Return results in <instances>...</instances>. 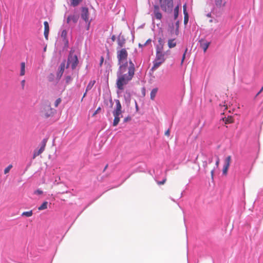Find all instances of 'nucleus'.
Returning a JSON list of instances; mask_svg holds the SVG:
<instances>
[{
	"mask_svg": "<svg viewBox=\"0 0 263 263\" xmlns=\"http://www.w3.org/2000/svg\"><path fill=\"white\" fill-rule=\"evenodd\" d=\"M222 120L224 122L225 124L233 123L234 121V120L232 116H228L227 118H223Z\"/></svg>",
	"mask_w": 263,
	"mask_h": 263,
	"instance_id": "16",
	"label": "nucleus"
},
{
	"mask_svg": "<svg viewBox=\"0 0 263 263\" xmlns=\"http://www.w3.org/2000/svg\"><path fill=\"white\" fill-rule=\"evenodd\" d=\"M42 115L46 118L52 116L54 114V110L51 107L50 105H45L42 110Z\"/></svg>",
	"mask_w": 263,
	"mask_h": 263,
	"instance_id": "7",
	"label": "nucleus"
},
{
	"mask_svg": "<svg viewBox=\"0 0 263 263\" xmlns=\"http://www.w3.org/2000/svg\"><path fill=\"white\" fill-rule=\"evenodd\" d=\"M176 46V43L175 39H170L168 41V46L170 48H172Z\"/></svg>",
	"mask_w": 263,
	"mask_h": 263,
	"instance_id": "19",
	"label": "nucleus"
},
{
	"mask_svg": "<svg viewBox=\"0 0 263 263\" xmlns=\"http://www.w3.org/2000/svg\"><path fill=\"white\" fill-rule=\"evenodd\" d=\"M48 202L44 201L41 206L38 208L39 211L44 210L47 209Z\"/></svg>",
	"mask_w": 263,
	"mask_h": 263,
	"instance_id": "24",
	"label": "nucleus"
},
{
	"mask_svg": "<svg viewBox=\"0 0 263 263\" xmlns=\"http://www.w3.org/2000/svg\"><path fill=\"white\" fill-rule=\"evenodd\" d=\"M67 35V32L66 30H63L61 33V37L64 40L66 39Z\"/></svg>",
	"mask_w": 263,
	"mask_h": 263,
	"instance_id": "28",
	"label": "nucleus"
},
{
	"mask_svg": "<svg viewBox=\"0 0 263 263\" xmlns=\"http://www.w3.org/2000/svg\"><path fill=\"white\" fill-rule=\"evenodd\" d=\"M83 0H71V6L76 7L78 6Z\"/></svg>",
	"mask_w": 263,
	"mask_h": 263,
	"instance_id": "22",
	"label": "nucleus"
},
{
	"mask_svg": "<svg viewBox=\"0 0 263 263\" xmlns=\"http://www.w3.org/2000/svg\"><path fill=\"white\" fill-rule=\"evenodd\" d=\"M135 104H136V110H137V111H138V104H137V102H136V103H135Z\"/></svg>",
	"mask_w": 263,
	"mask_h": 263,
	"instance_id": "46",
	"label": "nucleus"
},
{
	"mask_svg": "<svg viewBox=\"0 0 263 263\" xmlns=\"http://www.w3.org/2000/svg\"><path fill=\"white\" fill-rule=\"evenodd\" d=\"M25 74V63L22 62L21 63V71H20V76H23Z\"/></svg>",
	"mask_w": 263,
	"mask_h": 263,
	"instance_id": "18",
	"label": "nucleus"
},
{
	"mask_svg": "<svg viewBox=\"0 0 263 263\" xmlns=\"http://www.w3.org/2000/svg\"><path fill=\"white\" fill-rule=\"evenodd\" d=\"M151 40H148L146 41V42L145 43V44H146V43H149V42H151Z\"/></svg>",
	"mask_w": 263,
	"mask_h": 263,
	"instance_id": "48",
	"label": "nucleus"
},
{
	"mask_svg": "<svg viewBox=\"0 0 263 263\" xmlns=\"http://www.w3.org/2000/svg\"><path fill=\"white\" fill-rule=\"evenodd\" d=\"M219 162H220L219 158V157H217V161L215 163L217 167H218L219 164Z\"/></svg>",
	"mask_w": 263,
	"mask_h": 263,
	"instance_id": "40",
	"label": "nucleus"
},
{
	"mask_svg": "<svg viewBox=\"0 0 263 263\" xmlns=\"http://www.w3.org/2000/svg\"><path fill=\"white\" fill-rule=\"evenodd\" d=\"M43 191L39 189H38L34 192V194H37V195H41L43 194Z\"/></svg>",
	"mask_w": 263,
	"mask_h": 263,
	"instance_id": "34",
	"label": "nucleus"
},
{
	"mask_svg": "<svg viewBox=\"0 0 263 263\" xmlns=\"http://www.w3.org/2000/svg\"><path fill=\"white\" fill-rule=\"evenodd\" d=\"M158 42L159 43V45L157 47H162V50H163L164 43L162 39L161 38H159L158 40Z\"/></svg>",
	"mask_w": 263,
	"mask_h": 263,
	"instance_id": "29",
	"label": "nucleus"
},
{
	"mask_svg": "<svg viewBox=\"0 0 263 263\" xmlns=\"http://www.w3.org/2000/svg\"><path fill=\"white\" fill-rule=\"evenodd\" d=\"M143 95H145V92H143Z\"/></svg>",
	"mask_w": 263,
	"mask_h": 263,
	"instance_id": "54",
	"label": "nucleus"
},
{
	"mask_svg": "<svg viewBox=\"0 0 263 263\" xmlns=\"http://www.w3.org/2000/svg\"><path fill=\"white\" fill-rule=\"evenodd\" d=\"M12 164H10L6 168H5V169L4 170V174H6L7 173H8L10 171V170L12 168Z\"/></svg>",
	"mask_w": 263,
	"mask_h": 263,
	"instance_id": "27",
	"label": "nucleus"
},
{
	"mask_svg": "<svg viewBox=\"0 0 263 263\" xmlns=\"http://www.w3.org/2000/svg\"><path fill=\"white\" fill-rule=\"evenodd\" d=\"M208 16L210 17L211 16V14H208Z\"/></svg>",
	"mask_w": 263,
	"mask_h": 263,
	"instance_id": "49",
	"label": "nucleus"
},
{
	"mask_svg": "<svg viewBox=\"0 0 263 263\" xmlns=\"http://www.w3.org/2000/svg\"><path fill=\"white\" fill-rule=\"evenodd\" d=\"M162 10L166 12H171L173 7V0H159Z\"/></svg>",
	"mask_w": 263,
	"mask_h": 263,
	"instance_id": "6",
	"label": "nucleus"
},
{
	"mask_svg": "<svg viewBox=\"0 0 263 263\" xmlns=\"http://www.w3.org/2000/svg\"><path fill=\"white\" fill-rule=\"evenodd\" d=\"M46 143H47V140L45 139H44L41 143L40 148H39V149H38V150L35 149L34 151L33 155V159H34L37 156H39L40 154H41L44 151L46 145Z\"/></svg>",
	"mask_w": 263,
	"mask_h": 263,
	"instance_id": "8",
	"label": "nucleus"
},
{
	"mask_svg": "<svg viewBox=\"0 0 263 263\" xmlns=\"http://www.w3.org/2000/svg\"><path fill=\"white\" fill-rule=\"evenodd\" d=\"M61 101H62V100H61V98L57 99L54 102V106L55 107H57L58 106V105L60 104Z\"/></svg>",
	"mask_w": 263,
	"mask_h": 263,
	"instance_id": "30",
	"label": "nucleus"
},
{
	"mask_svg": "<svg viewBox=\"0 0 263 263\" xmlns=\"http://www.w3.org/2000/svg\"><path fill=\"white\" fill-rule=\"evenodd\" d=\"M101 108L100 107H98L97 109L94 112V113L92 114V116H96L100 110Z\"/></svg>",
	"mask_w": 263,
	"mask_h": 263,
	"instance_id": "35",
	"label": "nucleus"
},
{
	"mask_svg": "<svg viewBox=\"0 0 263 263\" xmlns=\"http://www.w3.org/2000/svg\"><path fill=\"white\" fill-rule=\"evenodd\" d=\"M54 77L53 74L50 73L48 77V80L50 82L52 81L54 79Z\"/></svg>",
	"mask_w": 263,
	"mask_h": 263,
	"instance_id": "32",
	"label": "nucleus"
},
{
	"mask_svg": "<svg viewBox=\"0 0 263 263\" xmlns=\"http://www.w3.org/2000/svg\"><path fill=\"white\" fill-rule=\"evenodd\" d=\"M187 51V49L185 50V52L184 53V54H183V56H182V60H181V64L183 63L185 58V53H186V52Z\"/></svg>",
	"mask_w": 263,
	"mask_h": 263,
	"instance_id": "37",
	"label": "nucleus"
},
{
	"mask_svg": "<svg viewBox=\"0 0 263 263\" xmlns=\"http://www.w3.org/2000/svg\"><path fill=\"white\" fill-rule=\"evenodd\" d=\"M178 13H179V12H178V11H174V18H175V20H176L177 18V17L178 16Z\"/></svg>",
	"mask_w": 263,
	"mask_h": 263,
	"instance_id": "39",
	"label": "nucleus"
},
{
	"mask_svg": "<svg viewBox=\"0 0 263 263\" xmlns=\"http://www.w3.org/2000/svg\"><path fill=\"white\" fill-rule=\"evenodd\" d=\"M262 90H263V86L261 87V88L260 90V91L257 93V96L260 93H261Z\"/></svg>",
	"mask_w": 263,
	"mask_h": 263,
	"instance_id": "45",
	"label": "nucleus"
},
{
	"mask_svg": "<svg viewBox=\"0 0 263 263\" xmlns=\"http://www.w3.org/2000/svg\"><path fill=\"white\" fill-rule=\"evenodd\" d=\"M131 118L130 117H127L126 118H125L124 119V122H127L128 121H129L130 120Z\"/></svg>",
	"mask_w": 263,
	"mask_h": 263,
	"instance_id": "42",
	"label": "nucleus"
},
{
	"mask_svg": "<svg viewBox=\"0 0 263 263\" xmlns=\"http://www.w3.org/2000/svg\"><path fill=\"white\" fill-rule=\"evenodd\" d=\"M215 5L217 7H221L224 5V4L222 3V0H214Z\"/></svg>",
	"mask_w": 263,
	"mask_h": 263,
	"instance_id": "26",
	"label": "nucleus"
},
{
	"mask_svg": "<svg viewBox=\"0 0 263 263\" xmlns=\"http://www.w3.org/2000/svg\"><path fill=\"white\" fill-rule=\"evenodd\" d=\"M165 60V53L163 52L162 47L156 48V59L153 62V66L152 68V70L154 71L158 68Z\"/></svg>",
	"mask_w": 263,
	"mask_h": 263,
	"instance_id": "2",
	"label": "nucleus"
},
{
	"mask_svg": "<svg viewBox=\"0 0 263 263\" xmlns=\"http://www.w3.org/2000/svg\"><path fill=\"white\" fill-rule=\"evenodd\" d=\"M183 12H184V24H186L189 21V16H188L187 13L186 12V5H184L183 6Z\"/></svg>",
	"mask_w": 263,
	"mask_h": 263,
	"instance_id": "20",
	"label": "nucleus"
},
{
	"mask_svg": "<svg viewBox=\"0 0 263 263\" xmlns=\"http://www.w3.org/2000/svg\"><path fill=\"white\" fill-rule=\"evenodd\" d=\"M79 18V15L77 14H73L69 15L67 18V23L68 24L74 23L76 24L77 23L78 20Z\"/></svg>",
	"mask_w": 263,
	"mask_h": 263,
	"instance_id": "11",
	"label": "nucleus"
},
{
	"mask_svg": "<svg viewBox=\"0 0 263 263\" xmlns=\"http://www.w3.org/2000/svg\"><path fill=\"white\" fill-rule=\"evenodd\" d=\"M143 95H145V92H143Z\"/></svg>",
	"mask_w": 263,
	"mask_h": 263,
	"instance_id": "53",
	"label": "nucleus"
},
{
	"mask_svg": "<svg viewBox=\"0 0 263 263\" xmlns=\"http://www.w3.org/2000/svg\"><path fill=\"white\" fill-rule=\"evenodd\" d=\"M179 6L178 5L177 6L175 9H174V11H178L179 12Z\"/></svg>",
	"mask_w": 263,
	"mask_h": 263,
	"instance_id": "43",
	"label": "nucleus"
},
{
	"mask_svg": "<svg viewBox=\"0 0 263 263\" xmlns=\"http://www.w3.org/2000/svg\"><path fill=\"white\" fill-rule=\"evenodd\" d=\"M135 71V65L131 60L129 61L128 67H119L117 73L116 81V86L118 89L121 90L124 89V86L127 85L132 80Z\"/></svg>",
	"mask_w": 263,
	"mask_h": 263,
	"instance_id": "1",
	"label": "nucleus"
},
{
	"mask_svg": "<svg viewBox=\"0 0 263 263\" xmlns=\"http://www.w3.org/2000/svg\"><path fill=\"white\" fill-rule=\"evenodd\" d=\"M166 181V178H165L163 179L162 181H157V183L158 185H162L163 184H164L165 183Z\"/></svg>",
	"mask_w": 263,
	"mask_h": 263,
	"instance_id": "33",
	"label": "nucleus"
},
{
	"mask_svg": "<svg viewBox=\"0 0 263 263\" xmlns=\"http://www.w3.org/2000/svg\"><path fill=\"white\" fill-rule=\"evenodd\" d=\"M103 62H104V58H103V57L102 56L100 58V63H99V65L100 67L102 66Z\"/></svg>",
	"mask_w": 263,
	"mask_h": 263,
	"instance_id": "36",
	"label": "nucleus"
},
{
	"mask_svg": "<svg viewBox=\"0 0 263 263\" xmlns=\"http://www.w3.org/2000/svg\"><path fill=\"white\" fill-rule=\"evenodd\" d=\"M128 53L125 48L117 52V59L119 67H128L127 61Z\"/></svg>",
	"mask_w": 263,
	"mask_h": 263,
	"instance_id": "3",
	"label": "nucleus"
},
{
	"mask_svg": "<svg viewBox=\"0 0 263 263\" xmlns=\"http://www.w3.org/2000/svg\"><path fill=\"white\" fill-rule=\"evenodd\" d=\"M33 215V212L32 210H30L29 211L27 212H24L22 213V216H25L27 217H29L32 216Z\"/></svg>",
	"mask_w": 263,
	"mask_h": 263,
	"instance_id": "21",
	"label": "nucleus"
},
{
	"mask_svg": "<svg viewBox=\"0 0 263 263\" xmlns=\"http://www.w3.org/2000/svg\"><path fill=\"white\" fill-rule=\"evenodd\" d=\"M178 25H179V22H177L176 23V25L178 26Z\"/></svg>",
	"mask_w": 263,
	"mask_h": 263,
	"instance_id": "50",
	"label": "nucleus"
},
{
	"mask_svg": "<svg viewBox=\"0 0 263 263\" xmlns=\"http://www.w3.org/2000/svg\"><path fill=\"white\" fill-rule=\"evenodd\" d=\"M231 156H228L224 159V164L222 169V174L224 175H227L228 171L231 162Z\"/></svg>",
	"mask_w": 263,
	"mask_h": 263,
	"instance_id": "9",
	"label": "nucleus"
},
{
	"mask_svg": "<svg viewBox=\"0 0 263 263\" xmlns=\"http://www.w3.org/2000/svg\"><path fill=\"white\" fill-rule=\"evenodd\" d=\"M211 177L213 178V175H214V170H213L211 171Z\"/></svg>",
	"mask_w": 263,
	"mask_h": 263,
	"instance_id": "44",
	"label": "nucleus"
},
{
	"mask_svg": "<svg viewBox=\"0 0 263 263\" xmlns=\"http://www.w3.org/2000/svg\"><path fill=\"white\" fill-rule=\"evenodd\" d=\"M115 102L116 104V107L112 112L114 116V120L113 121L112 125L114 126H116L120 121V116L122 115V106L119 100H116ZM122 116H121L122 117Z\"/></svg>",
	"mask_w": 263,
	"mask_h": 263,
	"instance_id": "5",
	"label": "nucleus"
},
{
	"mask_svg": "<svg viewBox=\"0 0 263 263\" xmlns=\"http://www.w3.org/2000/svg\"><path fill=\"white\" fill-rule=\"evenodd\" d=\"M25 84V80H22L21 81V85H22V87L23 89H24Z\"/></svg>",
	"mask_w": 263,
	"mask_h": 263,
	"instance_id": "38",
	"label": "nucleus"
},
{
	"mask_svg": "<svg viewBox=\"0 0 263 263\" xmlns=\"http://www.w3.org/2000/svg\"><path fill=\"white\" fill-rule=\"evenodd\" d=\"M78 64V58L77 55L74 54V50L71 49L68 57L66 67L68 68L70 66L72 69L73 70L76 69Z\"/></svg>",
	"mask_w": 263,
	"mask_h": 263,
	"instance_id": "4",
	"label": "nucleus"
},
{
	"mask_svg": "<svg viewBox=\"0 0 263 263\" xmlns=\"http://www.w3.org/2000/svg\"><path fill=\"white\" fill-rule=\"evenodd\" d=\"M107 165L105 167V170L107 168Z\"/></svg>",
	"mask_w": 263,
	"mask_h": 263,
	"instance_id": "52",
	"label": "nucleus"
},
{
	"mask_svg": "<svg viewBox=\"0 0 263 263\" xmlns=\"http://www.w3.org/2000/svg\"><path fill=\"white\" fill-rule=\"evenodd\" d=\"M154 14L155 17L158 20H161L162 18V14L159 11V7L157 5L154 6Z\"/></svg>",
	"mask_w": 263,
	"mask_h": 263,
	"instance_id": "15",
	"label": "nucleus"
},
{
	"mask_svg": "<svg viewBox=\"0 0 263 263\" xmlns=\"http://www.w3.org/2000/svg\"><path fill=\"white\" fill-rule=\"evenodd\" d=\"M64 68H65V63L63 62L60 65V66L59 68V69H60L59 71L57 73V79L58 80H59L61 79V77L62 76L64 71Z\"/></svg>",
	"mask_w": 263,
	"mask_h": 263,
	"instance_id": "14",
	"label": "nucleus"
},
{
	"mask_svg": "<svg viewBox=\"0 0 263 263\" xmlns=\"http://www.w3.org/2000/svg\"><path fill=\"white\" fill-rule=\"evenodd\" d=\"M199 42L200 43V47L203 49V52H205L210 45V42L206 41L204 39L200 40Z\"/></svg>",
	"mask_w": 263,
	"mask_h": 263,
	"instance_id": "12",
	"label": "nucleus"
},
{
	"mask_svg": "<svg viewBox=\"0 0 263 263\" xmlns=\"http://www.w3.org/2000/svg\"><path fill=\"white\" fill-rule=\"evenodd\" d=\"M170 135V129H167L165 132V136H169Z\"/></svg>",
	"mask_w": 263,
	"mask_h": 263,
	"instance_id": "41",
	"label": "nucleus"
},
{
	"mask_svg": "<svg viewBox=\"0 0 263 263\" xmlns=\"http://www.w3.org/2000/svg\"><path fill=\"white\" fill-rule=\"evenodd\" d=\"M118 44L119 45V46L120 47H122L124 46V44H125V40L122 37L121 39L119 37L118 39Z\"/></svg>",
	"mask_w": 263,
	"mask_h": 263,
	"instance_id": "23",
	"label": "nucleus"
},
{
	"mask_svg": "<svg viewBox=\"0 0 263 263\" xmlns=\"http://www.w3.org/2000/svg\"><path fill=\"white\" fill-rule=\"evenodd\" d=\"M71 80H72V79L70 76H68L66 77L65 81H66V84L69 83L71 82Z\"/></svg>",
	"mask_w": 263,
	"mask_h": 263,
	"instance_id": "31",
	"label": "nucleus"
},
{
	"mask_svg": "<svg viewBox=\"0 0 263 263\" xmlns=\"http://www.w3.org/2000/svg\"><path fill=\"white\" fill-rule=\"evenodd\" d=\"M44 34L45 39L47 40L48 39V34L49 33V26L48 23L47 21L44 22Z\"/></svg>",
	"mask_w": 263,
	"mask_h": 263,
	"instance_id": "13",
	"label": "nucleus"
},
{
	"mask_svg": "<svg viewBox=\"0 0 263 263\" xmlns=\"http://www.w3.org/2000/svg\"><path fill=\"white\" fill-rule=\"evenodd\" d=\"M81 17L87 23L88 22L89 25L90 22H89V12L88 9L86 7H83L82 8Z\"/></svg>",
	"mask_w": 263,
	"mask_h": 263,
	"instance_id": "10",
	"label": "nucleus"
},
{
	"mask_svg": "<svg viewBox=\"0 0 263 263\" xmlns=\"http://www.w3.org/2000/svg\"><path fill=\"white\" fill-rule=\"evenodd\" d=\"M87 91H85V92L84 93V94L83 95V98L82 99V100H83V99L85 97L86 95V93H87Z\"/></svg>",
	"mask_w": 263,
	"mask_h": 263,
	"instance_id": "47",
	"label": "nucleus"
},
{
	"mask_svg": "<svg viewBox=\"0 0 263 263\" xmlns=\"http://www.w3.org/2000/svg\"><path fill=\"white\" fill-rule=\"evenodd\" d=\"M114 39H115V36H112V40H114Z\"/></svg>",
	"mask_w": 263,
	"mask_h": 263,
	"instance_id": "51",
	"label": "nucleus"
},
{
	"mask_svg": "<svg viewBox=\"0 0 263 263\" xmlns=\"http://www.w3.org/2000/svg\"><path fill=\"white\" fill-rule=\"evenodd\" d=\"M96 83V81L95 80H92V81H90L88 85L87 86V87H86V91H88V90H90L93 86L94 85V84H95Z\"/></svg>",
	"mask_w": 263,
	"mask_h": 263,
	"instance_id": "25",
	"label": "nucleus"
},
{
	"mask_svg": "<svg viewBox=\"0 0 263 263\" xmlns=\"http://www.w3.org/2000/svg\"><path fill=\"white\" fill-rule=\"evenodd\" d=\"M157 91H158V88H154L152 90L151 92V93H150V96H151V99L152 100H154L155 99V98L156 96V94L157 93Z\"/></svg>",
	"mask_w": 263,
	"mask_h": 263,
	"instance_id": "17",
	"label": "nucleus"
}]
</instances>
